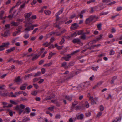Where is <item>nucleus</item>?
I'll return each instance as SVG.
<instances>
[{"label":"nucleus","mask_w":122,"mask_h":122,"mask_svg":"<svg viewBox=\"0 0 122 122\" xmlns=\"http://www.w3.org/2000/svg\"><path fill=\"white\" fill-rule=\"evenodd\" d=\"M28 22L25 25V26L26 27L25 30L27 31H30L33 30V28L32 26V23H34L30 18L28 19Z\"/></svg>","instance_id":"f257e3e1"},{"label":"nucleus","mask_w":122,"mask_h":122,"mask_svg":"<svg viewBox=\"0 0 122 122\" xmlns=\"http://www.w3.org/2000/svg\"><path fill=\"white\" fill-rule=\"evenodd\" d=\"M25 107V105L22 104H21L20 105L17 106L15 108V109L19 114L20 115L24 110L22 109H24Z\"/></svg>","instance_id":"f03ea898"},{"label":"nucleus","mask_w":122,"mask_h":122,"mask_svg":"<svg viewBox=\"0 0 122 122\" xmlns=\"http://www.w3.org/2000/svg\"><path fill=\"white\" fill-rule=\"evenodd\" d=\"M89 100L91 101V103L92 105L96 104V101L98 100V98L97 97H95L94 99L93 97L90 96L89 97Z\"/></svg>","instance_id":"7ed1b4c3"},{"label":"nucleus","mask_w":122,"mask_h":122,"mask_svg":"<svg viewBox=\"0 0 122 122\" xmlns=\"http://www.w3.org/2000/svg\"><path fill=\"white\" fill-rule=\"evenodd\" d=\"M102 36L103 35L102 34L100 35L99 37H96V38L97 39V40H94L92 41H90L89 42V44H93V43H96L97 41H98L101 39Z\"/></svg>","instance_id":"20e7f679"},{"label":"nucleus","mask_w":122,"mask_h":122,"mask_svg":"<svg viewBox=\"0 0 122 122\" xmlns=\"http://www.w3.org/2000/svg\"><path fill=\"white\" fill-rule=\"evenodd\" d=\"M95 17L96 16H90L88 18L86 19V23L87 24L89 23L90 22L92 21Z\"/></svg>","instance_id":"39448f33"},{"label":"nucleus","mask_w":122,"mask_h":122,"mask_svg":"<svg viewBox=\"0 0 122 122\" xmlns=\"http://www.w3.org/2000/svg\"><path fill=\"white\" fill-rule=\"evenodd\" d=\"M78 25L76 23L72 24L70 27V28L71 30H73L76 29L78 27Z\"/></svg>","instance_id":"423d86ee"},{"label":"nucleus","mask_w":122,"mask_h":122,"mask_svg":"<svg viewBox=\"0 0 122 122\" xmlns=\"http://www.w3.org/2000/svg\"><path fill=\"white\" fill-rule=\"evenodd\" d=\"M30 112L31 110L30 108L29 107H26L25 109L22 112L24 114L26 113L27 114H28Z\"/></svg>","instance_id":"0eeeda50"},{"label":"nucleus","mask_w":122,"mask_h":122,"mask_svg":"<svg viewBox=\"0 0 122 122\" xmlns=\"http://www.w3.org/2000/svg\"><path fill=\"white\" fill-rule=\"evenodd\" d=\"M66 31V30H63V31H62L61 32V33H57L56 32H52L51 33H50V35H52L53 34H54L55 35H57V36H59L61 34H62L65 32Z\"/></svg>","instance_id":"6e6552de"},{"label":"nucleus","mask_w":122,"mask_h":122,"mask_svg":"<svg viewBox=\"0 0 122 122\" xmlns=\"http://www.w3.org/2000/svg\"><path fill=\"white\" fill-rule=\"evenodd\" d=\"M15 82L18 84H19V83H21L22 82V80L20 78V77L19 76L16 78L15 80Z\"/></svg>","instance_id":"1a4fd4ad"},{"label":"nucleus","mask_w":122,"mask_h":122,"mask_svg":"<svg viewBox=\"0 0 122 122\" xmlns=\"http://www.w3.org/2000/svg\"><path fill=\"white\" fill-rule=\"evenodd\" d=\"M71 54L68 55L66 56L62 57V60H63V59H64L66 61H69V58L71 57Z\"/></svg>","instance_id":"9d476101"},{"label":"nucleus","mask_w":122,"mask_h":122,"mask_svg":"<svg viewBox=\"0 0 122 122\" xmlns=\"http://www.w3.org/2000/svg\"><path fill=\"white\" fill-rule=\"evenodd\" d=\"M84 115L82 114H81L77 116V118L78 119L82 120L84 118Z\"/></svg>","instance_id":"9b49d317"},{"label":"nucleus","mask_w":122,"mask_h":122,"mask_svg":"<svg viewBox=\"0 0 122 122\" xmlns=\"http://www.w3.org/2000/svg\"><path fill=\"white\" fill-rule=\"evenodd\" d=\"M80 42V39L78 38L75 39L72 41V42L74 43H78Z\"/></svg>","instance_id":"f8f14e48"},{"label":"nucleus","mask_w":122,"mask_h":122,"mask_svg":"<svg viewBox=\"0 0 122 122\" xmlns=\"http://www.w3.org/2000/svg\"><path fill=\"white\" fill-rule=\"evenodd\" d=\"M27 85V84L26 83H25L24 85H22V86L20 87V89L23 90H25L26 88V87Z\"/></svg>","instance_id":"ddd939ff"},{"label":"nucleus","mask_w":122,"mask_h":122,"mask_svg":"<svg viewBox=\"0 0 122 122\" xmlns=\"http://www.w3.org/2000/svg\"><path fill=\"white\" fill-rule=\"evenodd\" d=\"M90 82H87L82 84L81 86H83L84 87H87L90 85Z\"/></svg>","instance_id":"4468645a"},{"label":"nucleus","mask_w":122,"mask_h":122,"mask_svg":"<svg viewBox=\"0 0 122 122\" xmlns=\"http://www.w3.org/2000/svg\"><path fill=\"white\" fill-rule=\"evenodd\" d=\"M32 14V13L31 12H30L29 13L26 14L25 15V17L27 19V20H28V19L30 18H29L31 15ZM30 18L31 19V18Z\"/></svg>","instance_id":"2eb2a0df"},{"label":"nucleus","mask_w":122,"mask_h":122,"mask_svg":"<svg viewBox=\"0 0 122 122\" xmlns=\"http://www.w3.org/2000/svg\"><path fill=\"white\" fill-rule=\"evenodd\" d=\"M51 102H52L56 104L57 106H59L61 104L59 103L55 100H52Z\"/></svg>","instance_id":"dca6fc26"},{"label":"nucleus","mask_w":122,"mask_h":122,"mask_svg":"<svg viewBox=\"0 0 122 122\" xmlns=\"http://www.w3.org/2000/svg\"><path fill=\"white\" fill-rule=\"evenodd\" d=\"M9 34L8 31L5 32L4 34H1V35L5 37H7L8 35Z\"/></svg>","instance_id":"f3484780"},{"label":"nucleus","mask_w":122,"mask_h":122,"mask_svg":"<svg viewBox=\"0 0 122 122\" xmlns=\"http://www.w3.org/2000/svg\"><path fill=\"white\" fill-rule=\"evenodd\" d=\"M15 49V47H13L11 48L8 49L7 50V53H9L11 52L14 50Z\"/></svg>","instance_id":"a211bd4d"},{"label":"nucleus","mask_w":122,"mask_h":122,"mask_svg":"<svg viewBox=\"0 0 122 122\" xmlns=\"http://www.w3.org/2000/svg\"><path fill=\"white\" fill-rule=\"evenodd\" d=\"M18 25V23L17 22H12L11 23V25L12 26H17Z\"/></svg>","instance_id":"6ab92c4d"},{"label":"nucleus","mask_w":122,"mask_h":122,"mask_svg":"<svg viewBox=\"0 0 122 122\" xmlns=\"http://www.w3.org/2000/svg\"><path fill=\"white\" fill-rule=\"evenodd\" d=\"M83 107L88 108L89 107V104L87 102H86L83 105Z\"/></svg>","instance_id":"aec40b11"},{"label":"nucleus","mask_w":122,"mask_h":122,"mask_svg":"<svg viewBox=\"0 0 122 122\" xmlns=\"http://www.w3.org/2000/svg\"><path fill=\"white\" fill-rule=\"evenodd\" d=\"M52 64V62H50V63L48 64H46L44 65L43 66L44 67H48Z\"/></svg>","instance_id":"412c9836"},{"label":"nucleus","mask_w":122,"mask_h":122,"mask_svg":"<svg viewBox=\"0 0 122 122\" xmlns=\"http://www.w3.org/2000/svg\"><path fill=\"white\" fill-rule=\"evenodd\" d=\"M38 92L36 90H34L32 91L31 93V94L34 96H36Z\"/></svg>","instance_id":"4be33fe9"},{"label":"nucleus","mask_w":122,"mask_h":122,"mask_svg":"<svg viewBox=\"0 0 122 122\" xmlns=\"http://www.w3.org/2000/svg\"><path fill=\"white\" fill-rule=\"evenodd\" d=\"M40 55L39 54L35 55L32 58V60H35L37 59L40 56Z\"/></svg>","instance_id":"5701e85b"},{"label":"nucleus","mask_w":122,"mask_h":122,"mask_svg":"<svg viewBox=\"0 0 122 122\" xmlns=\"http://www.w3.org/2000/svg\"><path fill=\"white\" fill-rule=\"evenodd\" d=\"M9 42L3 43L2 44V45H3V46L7 47L9 45Z\"/></svg>","instance_id":"b1692460"},{"label":"nucleus","mask_w":122,"mask_h":122,"mask_svg":"<svg viewBox=\"0 0 122 122\" xmlns=\"http://www.w3.org/2000/svg\"><path fill=\"white\" fill-rule=\"evenodd\" d=\"M63 11V9H62L56 14V16H58L60 14H61Z\"/></svg>","instance_id":"393cba45"},{"label":"nucleus","mask_w":122,"mask_h":122,"mask_svg":"<svg viewBox=\"0 0 122 122\" xmlns=\"http://www.w3.org/2000/svg\"><path fill=\"white\" fill-rule=\"evenodd\" d=\"M62 66L64 67L65 68H68V66L67 65V64L66 62H64L62 64Z\"/></svg>","instance_id":"a878e982"},{"label":"nucleus","mask_w":122,"mask_h":122,"mask_svg":"<svg viewBox=\"0 0 122 122\" xmlns=\"http://www.w3.org/2000/svg\"><path fill=\"white\" fill-rule=\"evenodd\" d=\"M117 78V76H115L114 77L111 81V84H113L115 80Z\"/></svg>","instance_id":"bb28decb"},{"label":"nucleus","mask_w":122,"mask_h":122,"mask_svg":"<svg viewBox=\"0 0 122 122\" xmlns=\"http://www.w3.org/2000/svg\"><path fill=\"white\" fill-rule=\"evenodd\" d=\"M54 108V106H52L46 108V109L51 111H52L53 110Z\"/></svg>","instance_id":"cd10ccee"},{"label":"nucleus","mask_w":122,"mask_h":122,"mask_svg":"<svg viewBox=\"0 0 122 122\" xmlns=\"http://www.w3.org/2000/svg\"><path fill=\"white\" fill-rule=\"evenodd\" d=\"M52 96V95H51L49 97H46L45 98V100H50L52 98L54 97V96L53 95V96Z\"/></svg>","instance_id":"c85d7f7f"},{"label":"nucleus","mask_w":122,"mask_h":122,"mask_svg":"<svg viewBox=\"0 0 122 122\" xmlns=\"http://www.w3.org/2000/svg\"><path fill=\"white\" fill-rule=\"evenodd\" d=\"M20 32V30L19 31H16L13 33V36H15L17 35L18 34V33Z\"/></svg>","instance_id":"c756f323"},{"label":"nucleus","mask_w":122,"mask_h":122,"mask_svg":"<svg viewBox=\"0 0 122 122\" xmlns=\"http://www.w3.org/2000/svg\"><path fill=\"white\" fill-rule=\"evenodd\" d=\"M41 74V72H38L37 73H36L35 75H34V77L37 76H40Z\"/></svg>","instance_id":"7c9ffc66"},{"label":"nucleus","mask_w":122,"mask_h":122,"mask_svg":"<svg viewBox=\"0 0 122 122\" xmlns=\"http://www.w3.org/2000/svg\"><path fill=\"white\" fill-rule=\"evenodd\" d=\"M121 118L120 117H119L118 118H117L114 120L115 122H117L119 121H120L121 120Z\"/></svg>","instance_id":"2f4dec72"},{"label":"nucleus","mask_w":122,"mask_h":122,"mask_svg":"<svg viewBox=\"0 0 122 122\" xmlns=\"http://www.w3.org/2000/svg\"><path fill=\"white\" fill-rule=\"evenodd\" d=\"M101 23L98 24L97 26V27L98 29L100 30L101 29Z\"/></svg>","instance_id":"473e14b6"},{"label":"nucleus","mask_w":122,"mask_h":122,"mask_svg":"<svg viewBox=\"0 0 122 122\" xmlns=\"http://www.w3.org/2000/svg\"><path fill=\"white\" fill-rule=\"evenodd\" d=\"M99 66H97L96 67H92V69L95 71H97V70Z\"/></svg>","instance_id":"72a5a7b5"},{"label":"nucleus","mask_w":122,"mask_h":122,"mask_svg":"<svg viewBox=\"0 0 122 122\" xmlns=\"http://www.w3.org/2000/svg\"><path fill=\"white\" fill-rule=\"evenodd\" d=\"M44 13L46 14L49 15L50 14L51 12L49 10H46L45 11Z\"/></svg>","instance_id":"f704fd0d"},{"label":"nucleus","mask_w":122,"mask_h":122,"mask_svg":"<svg viewBox=\"0 0 122 122\" xmlns=\"http://www.w3.org/2000/svg\"><path fill=\"white\" fill-rule=\"evenodd\" d=\"M66 98L69 101H71L72 100V98L71 97L69 96H66Z\"/></svg>","instance_id":"c9c22d12"},{"label":"nucleus","mask_w":122,"mask_h":122,"mask_svg":"<svg viewBox=\"0 0 122 122\" xmlns=\"http://www.w3.org/2000/svg\"><path fill=\"white\" fill-rule=\"evenodd\" d=\"M30 119L28 118H26L22 120V122H26L27 121H29Z\"/></svg>","instance_id":"e433bc0d"},{"label":"nucleus","mask_w":122,"mask_h":122,"mask_svg":"<svg viewBox=\"0 0 122 122\" xmlns=\"http://www.w3.org/2000/svg\"><path fill=\"white\" fill-rule=\"evenodd\" d=\"M108 12H102V13H100V15H107V14H108Z\"/></svg>","instance_id":"4c0bfd02"},{"label":"nucleus","mask_w":122,"mask_h":122,"mask_svg":"<svg viewBox=\"0 0 122 122\" xmlns=\"http://www.w3.org/2000/svg\"><path fill=\"white\" fill-rule=\"evenodd\" d=\"M115 53V51L112 49L111 50L110 52V54L111 55H113Z\"/></svg>","instance_id":"58836bf2"},{"label":"nucleus","mask_w":122,"mask_h":122,"mask_svg":"<svg viewBox=\"0 0 122 122\" xmlns=\"http://www.w3.org/2000/svg\"><path fill=\"white\" fill-rule=\"evenodd\" d=\"M51 44V42L48 43V42H46V43H44L43 44V45L44 46H45L46 47L48 46L49 45H50Z\"/></svg>","instance_id":"ea45409f"},{"label":"nucleus","mask_w":122,"mask_h":122,"mask_svg":"<svg viewBox=\"0 0 122 122\" xmlns=\"http://www.w3.org/2000/svg\"><path fill=\"white\" fill-rule=\"evenodd\" d=\"M77 17H79L80 18H82L83 17V15L82 14L80 13H79L77 15Z\"/></svg>","instance_id":"a19ab883"},{"label":"nucleus","mask_w":122,"mask_h":122,"mask_svg":"<svg viewBox=\"0 0 122 122\" xmlns=\"http://www.w3.org/2000/svg\"><path fill=\"white\" fill-rule=\"evenodd\" d=\"M29 36V35L28 34H26L23 37L25 39L28 38Z\"/></svg>","instance_id":"79ce46f5"},{"label":"nucleus","mask_w":122,"mask_h":122,"mask_svg":"<svg viewBox=\"0 0 122 122\" xmlns=\"http://www.w3.org/2000/svg\"><path fill=\"white\" fill-rule=\"evenodd\" d=\"M81 37L82 39L85 40L86 38V36L85 34H83L81 36Z\"/></svg>","instance_id":"37998d69"},{"label":"nucleus","mask_w":122,"mask_h":122,"mask_svg":"<svg viewBox=\"0 0 122 122\" xmlns=\"http://www.w3.org/2000/svg\"><path fill=\"white\" fill-rule=\"evenodd\" d=\"M78 102L76 101H75L73 103V106L74 107L77 105L78 104Z\"/></svg>","instance_id":"c03bdc74"},{"label":"nucleus","mask_w":122,"mask_h":122,"mask_svg":"<svg viewBox=\"0 0 122 122\" xmlns=\"http://www.w3.org/2000/svg\"><path fill=\"white\" fill-rule=\"evenodd\" d=\"M44 48H42L41 50V51L39 52L38 54L40 55L44 51Z\"/></svg>","instance_id":"a18cd8bd"},{"label":"nucleus","mask_w":122,"mask_h":122,"mask_svg":"<svg viewBox=\"0 0 122 122\" xmlns=\"http://www.w3.org/2000/svg\"><path fill=\"white\" fill-rule=\"evenodd\" d=\"M116 31V30L114 28H112L111 29V32L113 33H115Z\"/></svg>","instance_id":"49530a36"},{"label":"nucleus","mask_w":122,"mask_h":122,"mask_svg":"<svg viewBox=\"0 0 122 122\" xmlns=\"http://www.w3.org/2000/svg\"><path fill=\"white\" fill-rule=\"evenodd\" d=\"M95 0H90L88 1L87 2V4H89L94 2H95Z\"/></svg>","instance_id":"de8ad7c7"},{"label":"nucleus","mask_w":122,"mask_h":122,"mask_svg":"<svg viewBox=\"0 0 122 122\" xmlns=\"http://www.w3.org/2000/svg\"><path fill=\"white\" fill-rule=\"evenodd\" d=\"M61 116L59 114H57L56 115L55 118L56 119H59L60 117Z\"/></svg>","instance_id":"09e8293b"},{"label":"nucleus","mask_w":122,"mask_h":122,"mask_svg":"<svg viewBox=\"0 0 122 122\" xmlns=\"http://www.w3.org/2000/svg\"><path fill=\"white\" fill-rule=\"evenodd\" d=\"M91 113L90 112L86 113L85 114L86 116V117H88L91 116Z\"/></svg>","instance_id":"8fccbe9b"},{"label":"nucleus","mask_w":122,"mask_h":122,"mask_svg":"<svg viewBox=\"0 0 122 122\" xmlns=\"http://www.w3.org/2000/svg\"><path fill=\"white\" fill-rule=\"evenodd\" d=\"M65 41V40L64 38H62L61 41L60 42V45H61L63 44Z\"/></svg>","instance_id":"3c124183"},{"label":"nucleus","mask_w":122,"mask_h":122,"mask_svg":"<svg viewBox=\"0 0 122 122\" xmlns=\"http://www.w3.org/2000/svg\"><path fill=\"white\" fill-rule=\"evenodd\" d=\"M10 102L12 104H14L15 105H16L17 104L16 102L12 100H10Z\"/></svg>","instance_id":"603ef678"},{"label":"nucleus","mask_w":122,"mask_h":122,"mask_svg":"<svg viewBox=\"0 0 122 122\" xmlns=\"http://www.w3.org/2000/svg\"><path fill=\"white\" fill-rule=\"evenodd\" d=\"M7 74H8V73H7L1 76V78H4L5 77L7 76Z\"/></svg>","instance_id":"864d4df0"},{"label":"nucleus","mask_w":122,"mask_h":122,"mask_svg":"<svg viewBox=\"0 0 122 122\" xmlns=\"http://www.w3.org/2000/svg\"><path fill=\"white\" fill-rule=\"evenodd\" d=\"M100 109L101 111H103L104 109V108L103 106L101 105L100 106Z\"/></svg>","instance_id":"5fc2aeb1"},{"label":"nucleus","mask_w":122,"mask_h":122,"mask_svg":"<svg viewBox=\"0 0 122 122\" xmlns=\"http://www.w3.org/2000/svg\"><path fill=\"white\" fill-rule=\"evenodd\" d=\"M46 113L47 114H49V115L51 117H52L53 116L52 114V113H50V112L48 111H46Z\"/></svg>","instance_id":"6e6d98bb"},{"label":"nucleus","mask_w":122,"mask_h":122,"mask_svg":"<svg viewBox=\"0 0 122 122\" xmlns=\"http://www.w3.org/2000/svg\"><path fill=\"white\" fill-rule=\"evenodd\" d=\"M4 47L2 45L0 46V51H2L4 49Z\"/></svg>","instance_id":"4d7b16f0"},{"label":"nucleus","mask_w":122,"mask_h":122,"mask_svg":"<svg viewBox=\"0 0 122 122\" xmlns=\"http://www.w3.org/2000/svg\"><path fill=\"white\" fill-rule=\"evenodd\" d=\"M41 71L42 74H44L45 72V69L44 68H42L41 70Z\"/></svg>","instance_id":"13d9d810"},{"label":"nucleus","mask_w":122,"mask_h":122,"mask_svg":"<svg viewBox=\"0 0 122 122\" xmlns=\"http://www.w3.org/2000/svg\"><path fill=\"white\" fill-rule=\"evenodd\" d=\"M57 22H56V23H55L54 24V26L55 27H56L58 28H60L59 25H57Z\"/></svg>","instance_id":"bf43d9fd"},{"label":"nucleus","mask_w":122,"mask_h":122,"mask_svg":"<svg viewBox=\"0 0 122 122\" xmlns=\"http://www.w3.org/2000/svg\"><path fill=\"white\" fill-rule=\"evenodd\" d=\"M122 9V7H119L117 8V11L121 10Z\"/></svg>","instance_id":"052dcab7"},{"label":"nucleus","mask_w":122,"mask_h":122,"mask_svg":"<svg viewBox=\"0 0 122 122\" xmlns=\"http://www.w3.org/2000/svg\"><path fill=\"white\" fill-rule=\"evenodd\" d=\"M22 28V27L21 26H19L18 28H17L16 29V30H17V31H19L20 30V32L21 31L20 29Z\"/></svg>","instance_id":"680f3d73"},{"label":"nucleus","mask_w":122,"mask_h":122,"mask_svg":"<svg viewBox=\"0 0 122 122\" xmlns=\"http://www.w3.org/2000/svg\"><path fill=\"white\" fill-rule=\"evenodd\" d=\"M102 114V112H99L98 114L97 115V117H99Z\"/></svg>","instance_id":"e2e57ef3"},{"label":"nucleus","mask_w":122,"mask_h":122,"mask_svg":"<svg viewBox=\"0 0 122 122\" xmlns=\"http://www.w3.org/2000/svg\"><path fill=\"white\" fill-rule=\"evenodd\" d=\"M4 11H1L0 15V18L3 16V15L4 14Z\"/></svg>","instance_id":"0e129e2a"},{"label":"nucleus","mask_w":122,"mask_h":122,"mask_svg":"<svg viewBox=\"0 0 122 122\" xmlns=\"http://www.w3.org/2000/svg\"><path fill=\"white\" fill-rule=\"evenodd\" d=\"M100 44L95 45L93 46V47H99L100 46Z\"/></svg>","instance_id":"69168bd1"},{"label":"nucleus","mask_w":122,"mask_h":122,"mask_svg":"<svg viewBox=\"0 0 122 122\" xmlns=\"http://www.w3.org/2000/svg\"><path fill=\"white\" fill-rule=\"evenodd\" d=\"M5 27L6 29L10 28V25L9 24H7L5 25Z\"/></svg>","instance_id":"338daca9"},{"label":"nucleus","mask_w":122,"mask_h":122,"mask_svg":"<svg viewBox=\"0 0 122 122\" xmlns=\"http://www.w3.org/2000/svg\"><path fill=\"white\" fill-rule=\"evenodd\" d=\"M21 3V2L20 1H19L16 3V6H18Z\"/></svg>","instance_id":"774afa93"}]
</instances>
